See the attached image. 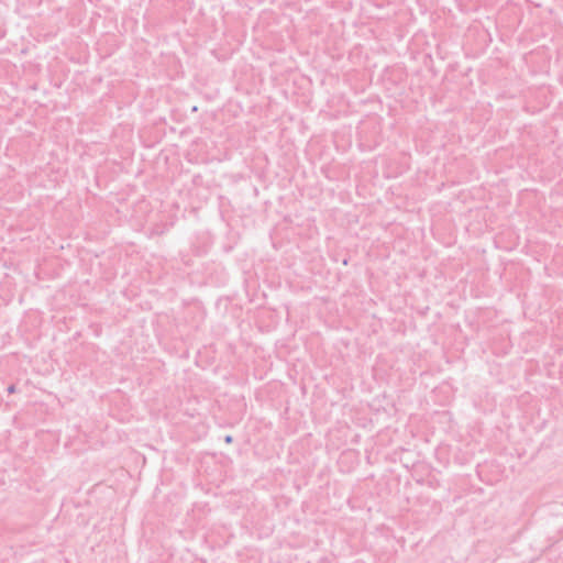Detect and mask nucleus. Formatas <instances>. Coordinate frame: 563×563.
Masks as SVG:
<instances>
[{"instance_id": "obj_2", "label": "nucleus", "mask_w": 563, "mask_h": 563, "mask_svg": "<svg viewBox=\"0 0 563 563\" xmlns=\"http://www.w3.org/2000/svg\"><path fill=\"white\" fill-rule=\"evenodd\" d=\"M224 441H225V443H232L233 442V437L228 434V435L224 437Z\"/></svg>"}, {"instance_id": "obj_1", "label": "nucleus", "mask_w": 563, "mask_h": 563, "mask_svg": "<svg viewBox=\"0 0 563 563\" xmlns=\"http://www.w3.org/2000/svg\"><path fill=\"white\" fill-rule=\"evenodd\" d=\"M7 391H8V394H14L16 391L15 384L9 385L8 388H7Z\"/></svg>"}]
</instances>
